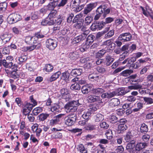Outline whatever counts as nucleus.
Masks as SVG:
<instances>
[{
  "instance_id": "nucleus-28",
  "label": "nucleus",
  "mask_w": 153,
  "mask_h": 153,
  "mask_svg": "<svg viewBox=\"0 0 153 153\" xmlns=\"http://www.w3.org/2000/svg\"><path fill=\"white\" fill-rule=\"evenodd\" d=\"M107 50L102 49L100 50L96 54L95 57L96 58H101L106 53Z\"/></svg>"
},
{
  "instance_id": "nucleus-63",
  "label": "nucleus",
  "mask_w": 153,
  "mask_h": 153,
  "mask_svg": "<svg viewBox=\"0 0 153 153\" xmlns=\"http://www.w3.org/2000/svg\"><path fill=\"white\" fill-rule=\"evenodd\" d=\"M81 91L82 93L85 94H87L89 91L88 87L86 85H84L82 86L81 88Z\"/></svg>"
},
{
  "instance_id": "nucleus-55",
  "label": "nucleus",
  "mask_w": 153,
  "mask_h": 153,
  "mask_svg": "<svg viewBox=\"0 0 153 153\" xmlns=\"http://www.w3.org/2000/svg\"><path fill=\"white\" fill-rule=\"evenodd\" d=\"M2 52L4 54H9L10 53V46H8L3 48Z\"/></svg>"
},
{
  "instance_id": "nucleus-19",
  "label": "nucleus",
  "mask_w": 153,
  "mask_h": 153,
  "mask_svg": "<svg viewBox=\"0 0 153 153\" xmlns=\"http://www.w3.org/2000/svg\"><path fill=\"white\" fill-rule=\"evenodd\" d=\"M33 43L34 44L33 45L30 46H27L28 51H32L34 49H38L41 46L40 43H38L37 44L35 45L36 43V40H34L33 41Z\"/></svg>"
},
{
  "instance_id": "nucleus-54",
  "label": "nucleus",
  "mask_w": 153,
  "mask_h": 153,
  "mask_svg": "<svg viewBox=\"0 0 153 153\" xmlns=\"http://www.w3.org/2000/svg\"><path fill=\"white\" fill-rule=\"evenodd\" d=\"M33 38V36H28L26 37L25 39V42L28 45H30L31 44L32 39Z\"/></svg>"
},
{
  "instance_id": "nucleus-51",
  "label": "nucleus",
  "mask_w": 153,
  "mask_h": 153,
  "mask_svg": "<svg viewBox=\"0 0 153 153\" xmlns=\"http://www.w3.org/2000/svg\"><path fill=\"white\" fill-rule=\"evenodd\" d=\"M82 14L81 13H79L78 14H77L76 16H75L74 19L72 21V22L73 23H76L77 22H78L79 19H81L80 18L82 16Z\"/></svg>"
},
{
  "instance_id": "nucleus-46",
  "label": "nucleus",
  "mask_w": 153,
  "mask_h": 153,
  "mask_svg": "<svg viewBox=\"0 0 153 153\" xmlns=\"http://www.w3.org/2000/svg\"><path fill=\"white\" fill-rule=\"evenodd\" d=\"M49 114H41L39 115V120L40 121H44L49 117Z\"/></svg>"
},
{
  "instance_id": "nucleus-26",
  "label": "nucleus",
  "mask_w": 153,
  "mask_h": 153,
  "mask_svg": "<svg viewBox=\"0 0 153 153\" xmlns=\"http://www.w3.org/2000/svg\"><path fill=\"white\" fill-rule=\"evenodd\" d=\"M105 92L103 89L101 88H98L92 89L91 92L94 95H99Z\"/></svg>"
},
{
  "instance_id": "nucleus-7",
  "label": "nucleus",
  "mask_w": 153,
  "mask_h": 153,
  "mask_svg": "<svg viewBox=\"0 0 153 153\" xmlns=\"http://www.w3.org/2000/svg\"><path fill=\"white\" fill-rule=\"evenodd\" d=\"M97 5V3H90L87 4L83 11V13L85 15H87L96 7Z\"/></svg>"
},
{
  "instance_id": "nucleus-5",
  "label": "nucleus",
  "mask_w": 153,
  "mask_h": 153,
  "mask_svg": "<svg viewBox=\"0 0 153 153\" xmlns=\"http://www.w3.org/2000/svg\"><path fill=\"white\" fill-rule=\"evenodd\" d=\"M132 38V36L129 33H126L120 34L118 39L122 42L130 41Z\"/></svg>"
},
{
  "instance_id": "nucleus-34",
  "label": "nucleus",
  "mask_w": 153,
  "mask_h": 153,
  "mask_svg": "<svg viewBox=\"0 0 153 153\" xmlns=\"http://www.w3.org/2000/svg\"><path fill=\"white\" fill-rule=\"evenodd\" d=\"M94 37L92 35H89L87 37L85 42L87 45H91L94 41Z\"/></svg>"
},
{
  "instance_id": "nucleus-25",
  "label": "nucleus",
  "mask_w": 153,
  "mask_h": 153,
  "mask_svg": "<svg viewBox=\"0 0 153 153\" xmlns=\"http://www.w3.org/2000/svg\"><path fill=\"white\" fill-rule=\"evenodd\" d=\"M65 120V124L68 126H71L74 124L75 122V121L73 119H71L69 118L68 116L65 117L64 118Z\"/></svg>"
},
{
  "instance_id": "nucleus-22",
  "label": "nucleus",
  "mask_w": 153,
  "mask_h": 153,
  "mask_svg": "<svg viewBox=\"0 0 153 153\" xmlns=\"http://www.w3.org/2000/svg\"><path fill=\"white\" fill-rule=\"evenodd\" d=\"M69 73L68 72L62 73L61 76V79L64 80L66 83L68 82L69 81Z\"/></svg>"
},
{
  "instance_id": "nucleus-21",
  "label": "nucleus",
  "mask_w": 153,
  "mask_h": 153,
  "mask_svg": "<svg viewBox=\"0 0 153 153\" xmlns=\"http://www.w3.org/2000/svg\"><path fill=\"white\" fill-rule=\"evenodd\" d=\"M136 146L137 152H138L141 150L145 149V148L147 146V143L146 142H140L137 143Z\"/></svg>"
},
{
  "instance_id": "nucleus-43",
  "label": "nucleus",
  "mask_w": 153,
  "mask_h": 153,
  "mask_svg": "<svg viewBox=\"0 0 153 153\" xmlns=\"http://www.w3.org/2000/svg\"><path fill=\"white\" fill-rule=\"evenodd\" d=\"M118 118L115 116H111L109 118V122L112 123H115L118 121Z\"/></svg>"
},
{
  "instance_id": "nucleus-29",
  "label": "nucleus",
  "mask_w": 153,
  "mask_h": 153,
  "mask_svg": "<svg viewBox=\"0 0 153 153\" xmlns=\"http://www.w3.org/2000/svg\"><path fill=\"white\" fill-rule=\"evenodd\" d=\"M148 127L145 124H141L140 127V132L146 134L148 131Z\"/></svg>"
},
{
  "instance_id": "nucleus-6",
  "label": "nucleus",
  "mask_w": 153,
  "mask_h": 153,
  "mask_svg": "<svg viewBox=\"0 0 153 153\" xmlns=\"http://www.w3.org/2000/svg\"><path fill=\"white\" fill-rule=\"evenodd\" d=\"M134 143L135 141H133L132 142L128 143L126 146V149L130 153H138Z\"/></svg>"
},
{
  "instance_id": "nucleus-16",
  "label": "nucleus",
  "mask_w": 153,
  "mask_h": 153,
  "mask_svg": "<svg viewBox=\"0 0 153 153\" xmlns=\"http://www.w3.org/2000/svg\"><path fill=\"white\" fill-rule=\"evenodd\" d=\"M60 92L61 94V97L62 98L66 100L69 99L70 95L67 89L63 88L60 90Z\"/></svg>"
},
{
  "instance_id": "nucleus-18",
  "label": "nucleus",
  "mask_w": 153,
  "mask_h": 153,
  "mask_svg": "<svg viewBox=\"0 0 153 153\" xmlns=\"http://www.w3.org/2000/svg\"><path fill=\"white\" fill-rule=\"evenodd\" d=\"M65 108L67 110L66 112H75L77 110V108L76 107L71 105L69 104V103L68 102L65 105Z\"/></svg>"
},
{
  "instance_id": "nucleus-1",
  "label": "nucleus",
  "mask_w": 153,
  "mask_h": 153,
  "mask_svg": "<svg viewBox=\"0 0 153 153\" xmlns=\"http://www.w3.org/2000/svg\"><path fill=\"white\" fill-rule=\"evenodd\" d=\"M96 14L94 17L95 20H98L103 14V16L105 17L107 14L110 12V9L108 8L106 4H102L98 7L96 10Z\"/></svg>"
},
{
  "instance_id": "nucleus-15",
  "label": "nucleus",
  "mask_w": 153,
  "mask_h": 153,
  "mask_svg": "<svg viewBox=\"0 0 153 153\" xmlns=\"http://www.w3.org/2000/svg\"><path fill=\"white\" fill-rule=\"evenodd\" d=\"M112 92V93H113V97L116 95L123 96L126 93L125 88H119Z\"/></svg>"
},
{
  "instance_id": "nucleus-48",
  "label": "nucleus",
  "mask_w": 153,
  "mask_h": 153,
  "mask_svg": "<svg viewBox=\"0 0 153 153\" xmlns=\"http://www.w3.org/2000/svg\"><path fill=\"white\" fill-rule=\"evenodd\" d=\"M18 71H19L17 70L10 71L12 77L15 79L18 78L19 77Z\"/></svg>"
},
{
  "instance_id": "nucleus-3",
  "label": "nucleus",
  "mask_w": 153,
  "mask_h": 153,
  "mask_svg": "<svg viewBox=\"0 0 153 153\" xmlns=\"http://www.w3.org/2000/svg\"><path fill=\"white\" fill-rule=\"evenodd\" d=\"M57 45V42L55 39H49L46 41V47L50 50H54Z\"/></svg>"
},
{
  "instance_id": "nucleus-47",
  "label": "nucleus",
  "mask_w": 153,
  "mask_h": 153,
  "mask_svg": "<svg viewBox=\"0 0 153 153\" xmlns=\"http://www.w3.org/2000/svg\"><path fill=\"white\" fill-rule=\"evenodd\" d=\"M141 66L140 64L139 63L138 61L134 64H132L129 65V68L132 69H137Z\"/></svg>"
},
{
  "instance_id": "nucleus-24",
  "label": "nucleus",
  "mask_w": 153,
  "mask_h": 153,
  "mask_svg": "<svg viewBox=\"0 0 153 153\" xmlns=\"http://www.w3.org/2000/svg\"><path fill=\"white\" fill-rule=\"evenodd\" d=\"M128 128L126 125L119 124L118 126L117 131L118 133H123Z\"/></svg>"
},
{
  "instance_id": "nucleus-23",
  "label": "nucleus",
  "mask_w": 153,
  "mask_h": 153,
  "mask_svg": "<svg viewBox=\"0 0 153 153\" xmlns=\"http://www.w3.org/2000/svg\"><path fill=\"white\" fill-rule=\"evenodd\" d=\"M114 59L111 56L108 55H107L106 56L105 60V65L107 66L110 65L113 62Z\"/></svg>"
},
{
  "instance_id": "nucleus-44",
  "label": "nucleus",
  "mask_w": 153,
  "mask_h": 153,
  "mask_svg": "<svg viewBox=\"0 0 153 153\" xmlns=\"http://www.w3.org/2000/svg\"><path fill=\"white\" fill-rule=\"evenodd\" d=\"M133 71L129 70H126L123 71L120 74L123 76H128L131 74L132 73Z\"/></svg>"
},
{
  "instance_id": "nucleus-57",
  "label": "nucleus",
  "mask_w": 153,
  "mask_h": 153,
  "mask_svg": "<svg viewBox=\"0 0 153 153\" xmlns=\"http://www.w3.org/2000/svg\"><path fill=\"white\" fill-rule=\"evenodd\" d=\"M57 6L55 4L52 2H51L47 5V8L48 10H54V9Z\"/></svg>"
},
{
  "instance_id": "nucleus-59",
  "label": "nucleus",
  "mask_w": 153,
  "mask_h": 153,
  "mask_svg": "<svg viewBox=\"0 0 153 153\" xmlns=\"http://www.w3.org/2000/svg\"><path fill=\"white\" fill-rule=\"evenodd\" d=\"M56 23L58 25H62L64 22V20L62 18H59L54 20Z\"/></svg>"
},
{
  "instance_id": "nucleus-37",
  "label": "nucleus",
  "mask_w": 153,
  "mask_h": 153,
  "mask_svg": "<svg viewBox=\"0 0 153 153\" xmlns=\"http://www.w3.org/2000/svg\"><path fill=\"white\" fill-rule=\"evenodd\" d=\"M57 13V12L56 10H52L49 14L48 17L51 20H54L53 18L56 16Z\"/></svg>"
},
{
  "instance_id": "nucleus-39",
  "label": "nucleus",
  "mask_w": 153,
  "mask_h": 153,
  "mask_svg": "<svg viewBox=\"0 0 153 153\" xmlns=\"http://www.w3.org/2000/svg\"><path fill=\"white\" fill-rule=\"evenodd\" d=\"M70 89L72 90H79L81 88L80 85L76 82L72 84L70 86Z\"/></svg>"
},
{
  "instance_id": "nucleus-11",
  "label": "nucleus",
  "mask_w": 153,
  "mask_h": 153,
  "mask_svg": "<svg viewBox=\"0 0 153 153\" xmlns=\"http://www.w3.org/2000/svg\"><path fill=\"white\" fill-rule=\"evenodd\" d=\"M108 107L110 108L115 107L120 104V100L117 98H112L108 102Z\"/></svg>"
},
{
  "instance_id": "nucleus-53",
  "label": "nucleus",
  "mask_w": 153,
  "mask_h": 153,
  "mask_svg": "<svg viewBox=\"0 0 153 153\" xmlns=\"http://www.w3.org/2000/svg\"><path fill=\"white\" fill-rule=\"evenodd\" d=\"M143 100L147 104H151L153 103V99L151 98L143 97Z\"/></svg>"
},
{
  "instance_id": "nucleus-42",
  "label": "nucleus",
  "mask_w": 153,
  "mask_h": 153,
  "mask_svg": "<svg viewBox=\"0 0 153 153\" xmlns=\"http://www.w3.org/2000/svg\"><path fill=\"white\" fill-rule=\"evenodd\" d=\"M93 20V18L91 16H87L85 19V23L86 25H88Z\"/></svg>"
},
{
  "instance_id": "nucleus-33",
  "label": "nucleus",
  "mask_w": 153,
  "mask_h": 153,
  "mask_svg": "<svg viewBox=\"0 0 153 153\" xmlns=\"http://www.w3.org/2000/svg\"><path fill=\"white\" fill-rule=\"evenodd\" d=\"M7 5V3L5 1L0 3V13H2L6 10Z\"/></svg>"
},
{
  "instance_id": "nucleus-14",
  "label": "nucleus",
  "mask_w": 153,
  "mask_h": 153,
  "mask_svg": "<svg viewBox=\"0 0 153 153\" xmlns=\"http://www.w3.org/2000/svg\"><path fill=\"white\" fill-rule=\"evenodd\" d=\"M68 0H53L52 2L58 7H64L67 3Z\"/></svg>"
},
{
  "instance_id": "nucleus-45",
  "label": "nucleus",
  "mask_w": 153,
  "mask_h": 153,
  "mask_svg": "<svg viewBox=\"0 0 153 153\" xmlns=\"http://www.w3.org/2000/svg\"><path fill=\"white\" fill-rule=\"evenodd\" d=\"M90 47V45H87V43L85 42V43L82 45V46L80 48L79 50L80 51L84 52L86 51Z\"/></svg>"
},
{
  "instance_id": "nucleus-13",
  "label": "nucleus",
  "mask_w": 153,
  "mask_h": 153,
  "mask_svg": "<svg viewBox=\"0 0 153 153\" xmlns=\"http://www.w3.org/2000/svg\"><path fill=\"white\" fill-rule=\"evenodd\" d=\"M55 24L54 20H51L47 17L43 19L41 22V25L43 26H50L53 25Z\"/></svg>"
},
{
  "instance_id": "nucleus-12",
  "label": "nucleus",
  "mask_w": 153,
  "mask_h": 153,
  "mask_svg": "<svg viewBox=\"0 0 153 153\" xmlns=\"http://www.w3.org/2000/svg\"><path fill=\"white\" fill-rule=\"evenodd\" d=\"M0 38L2 40L3 43L4 44L10 41L11 38V36L10 34L6 33L1 35Z\"/></svg>"
},
{
  "instance_id": "nucleus-8",
  "label": "nucleus",
  "mask_w": 153,
  "mask_h": 153,
  "mask_svg": "<svg viewBox=\"0 0 153 153\" xmlns=\"http://www.w3.org/2000/svg\"><path fill=\"white\" fill-rule=\"evenodd\" d=\"M103 24V21L94 22L91 26V29L92 31L100 30L104 27Z\"/></svg>"
},
{
  "instance_id": "nucleus-60",
  "label": "nucleus",
  "mask_w": 153,
  "mask_h": 153,
  "mask_svg": "<svg viewBox=\"0 0 153 153\" xmlns=\"http://www.w3.org/2000/svg\"><path fill=\"white\" fill-rule=\"evenodd\" d=\"M97 71L99 73L104 74L105 73L106 71L105 68L102 67H97L96 68Z\"/></svg>"
},
{
  "instance_id": "nucleus-35",
  "label": "nucleus",
  "mask_w": 153,
  "mask_h": 153,
  "mask_svg": "<svg viewBox=\"0 0 153 153\" xmlns=\"http://www.w3.org/2000/svg\"><path fill=\"white\" fill-rule=\"evenodd\" d=\"M79 55L76 52H73L70 53L68 57L71 59L72 60L76 59L78 57Z\"/></svg>"
},
{
  "instance_id": "nucleus-9",
  "label": "nucleus",
  "mask_w": 153,
  "mask_h": 153,
  "mask_svg": "<svg viewBox=\"0 0 153 153\" xmlns=\"http://www.w3.org/2000/svg\"><path fill=\"white\" fill-rule=\"evenodd\" d=\"M87 36V35L86 34L83 33L81 34L74 38L72 41L71 43L73 44H76L79 43L85 40L86 37Z\"/></svg>"
},
{
  "instance_id": "nucleus-2",
  "label": "nucleus",
  "mask_w": 153,
  "mask_h": 153,
  "mask_svg": "<svg viewBox=\"0 0 153 153\" xmlns=\"http://www.w3.org/2000/svg\"><path fill=\"white\" fill-rule=\"evenodd\" d=\"M21 19V16L19 14L14 13L8 16L7 21L9 24H12L20 20Z\"/></svg>"
},
{
  "instance_id": "nucleus-17",
  "label": "nucleus",
  "mask_w": 153,
  "mask_h": 153,
  "mask_svg": "<svg viewBox=\"0 0 153 153\" xmlns=\"http://www.w3.org/2000/svg\"><path fill=\"white\" fill-rule=\"evenodd\" d=\"M61 74V72L60 71H58L53 74L51 77L48 78L47 80L49 82L55 81L58 79Z\"/></svg>"
},
{
  "instance_id": "nucleus-61",
  "label": "nucleus",
  "mask_w": 153,
  "mask_h": 153,
  "mask_svg": "<svg viewBox=\"0 0 153 153\" xmlns=\"http://www.w3.org/2000/svg\"><path fill=\"white\" fill-rule=\"evenodd\" d=\"M94 102H97L99 103H102L103 102L102 101V99L100 98V96L96 95H94Z\"/></svg>"
},
{
  "instance_id": "nucleus-32",
  "label": "nucleus",
  "mask_w": 153,
  "mask_h": 153,
  "mask_svg": "<svg viewBox=\"0 0 153 153\" xmlns=\"http://www.w3.org/2000/svg\"><path fill=\"white\" fill-rule=\"evenodd\" d=\"M101 97L103 99L107 98L110 99L113 97V93L112 92H106L102 93Z\"/></svg>"
},
{
  "instance_id": "nucleus-27",
  "label": "nucleus",
  "mask_w": 153,
  "mask_h": 153,
  "mask_svg": "<svg viewBox=\"0 0 153 153\" xmlns=\"http://www.w3.org/2000/svg\"><path fill=\"white\" fill-rule=\"evenodd\" d=\"M94 119L95 122H100L102 121L104 119L103 115L100 114H97L94 116Z\"/></svg>"
},
{
  "instance_id": "nucleus-58",
  "label": "nucleus",
  "mask_w": 153,
  "mask_h": 153,
  "mask_svg": "<svg viewBox=\"0 0 153 153\" xmlns=\"http://www.w3.org/2000/svg\"><path fill=\"white\" fill-rule=\"evenodd\" d=\"M33 107L34 106L32 104L28 102L26 103L24 106V107L29 110V111H31Z\"/></svg>"
},
{
  "instance_id": "nucleus-20",
  "label": "nucleus",
  "mask_w": 153,
  "mask_h": 153,
  "mask_svg": "<svg viewBox=\"0 0 153 153\" xmlns=\"http://www.w3.org/2000/svg\"><path fill=\"white\" fill-rule=\"evenodd\" d=\"M82 72V70L81 68H76L72 69L71 72V76L74 77L80 75Z\"/></svg>"
},
{
  "instance_id": "nucleus-41",
  "label": "nucleus",
  "mask_w": 153,
  "mask_h": 153,
  "mask_svg": "<svg viewBox=\"0 0 153 153\" xmlns=\"http://www.w3.org/2000/svg\"><path fill=\"white\" fill-rule=\"evenodd\" d=\"M27 59V57L26 55H22L21 56L19 57L18 60L19 62L18 63L20 65H21L22 62L26 61Z\"/></svg>"
},
{
  "instance_id": "nucleus-36",
  "label": "nucleus",
  "mask_w": 153,
  "mask_h": 153,
  "mask_svg": "<svg viewBox=\"0 0 153 153\" xmlns=\"http://www.w3.org/2000/svg\"><path fill=\"white\" fill-rule=\"evenodd\" d=\"M43 110V108L42 107H37L34 108L32 112L35 116H37L39 113L41 112Z\"/></svg>"
},
{
  "instance_id": "nucleus-64",
  "label": "nucleus",
  "mask_w": 153,
  "mask_h": 153,
  "mask_svg": "<svg viewBox=\"0 0 153 153\" xmlns=\"http://www.w3.org/2000/svg\"><path fill=\"white\" fill-rule=\"evenodd\" d=\"M125 110L122 108L118 109L116 111V114L119 116H123L125 113Z\"/></svg>"
},
{
  "instance_id": "nucleus-10",
  "label": "nucleus",
  "mask_w": 153,
  "mask_h": 153,
  "mask_svg": "<svg viewBox=\"0 0 153 153\" xmlns=\"http://www.w3.org/2000/svg\"><path fill=\"white\" fill-rule=\"evenodd\" d=\"M135 131L133 130H131L127 132L126 135L125 136L124 139L127 142H133L134 137V136Z\"/></svg>"
},
{
  "instance_id": "nucleus-62",
  "label": "nucleus",
  "mask_w": 153,
  "mask_h": 153,
  "mask_svg": "<svg viewBox=\"0 0 153 153\" xmlns=\"http://www.w3.org/2000/svg\"><path fill=\"white\" fill-rule=\"evenodd\" d=\"M53 67L50 64L46 65L45 67V70L48 72L51 71L53 70Z\"/></svg>"
},
{
  "instance_id": "nucleus-38",
  "label": "nucleus",
  "mask_w": 153,
  "mask_h": 153,
  "mask_svg": "<svg viewBox=\"0 0 153 153\" xmlns=\"http://www.w3.org/2000/svg\"><path fill=\"white\" fill-rule=\"evenodd\" d=\"M51 111L54 113H57L60 111V109L59 106L55 105L51 107Z\"/></svg>"
},
{
  "instance_id": "nucleus-4",
  "label": "nucleus",
  "mask_w": 153,
  "mask_h": 153,
  "mask_svg": "<svg viewBox=\"0 0 153 153\" xmlns=\"http://www.w3.org/2000/svg\"><path fill=\"white\" fill-rule=\"evenodd\" d=\"M65 114H59L54 117V119L50 120V123L51 125H54L59 124L61 122L62 120L64 118Z\"/></svg>"
},
{
  "instance_id": "nucleus-52",
  "label": "nucleus",
  "mask_w": 153,
  "mask_h": 153,
  "mask_svg": "<svg viewBox=\"0 0 153 153\" xmlns=\"http://www.w3.org/2000/svg\"><path fill=\"white\" fill-rule=\"evenodd\" d=\"M114 30H110L105 35V38L108 39L112 36L114 34Z\"/></svg>"
},
{
  "instance_id": "nucleus-31",
  "label": "nucleus",
  "mask_w": 153,
  "mask_h": 153,
  "mask_svg": "<svg viewBox=\"0 0 153 153\" xmlns=\"http://www.w3.org/2000/svg\"><path fill=\"white\" fill-rule=\"evenodd\" d=\"M84 4L80 5V4H77L72 7L74 8L73 11L76 13L80 11L84 7Z\"/></svg>"
},
{
  "instance_id": "nucleus-56",
  "label": "nucleus",
  "mask_w": 153,
  "mask_h": 153,
  "mask_svg": "<svg viewBox=\"0 0 153 153\" xmlns=\"http://www.w3.org/2000/svg\"><path fill=\"white\" fill-rule=\"evenodd\" d=\"M142 86L140 85L136 84L134 85L129 86L128 87L129 89L131 90H136L140 89L142 88Z\"/></svg>"
},
{
  "instance_id": "nucleus-40",
  "label": "nucleus",
  "mask_w": 153,
  "mask_h": 153,
  "mask_svg": "<svg viewBox=\"0 0 153 153\" xmlns=\"http://www.w3.org/2000/svg\"><path fill=\"white\" fill-rule=\"evenodd\" d=\"M45 37V35L43 34L42 33L40 32H37L36 33L34 34L33 36V38L34 40L36 41V39H40L43 38Z\"/></svg>"
},
{
  "instance_id": "nucleus-30",
  "label": "nucleus",
  "mask_w": 153,
  "mask_h": 153,
  "mask_svg": "<svg viewBox=\"0 0 153 153\" xmlns=\"http://www.w3.org/2000/svg\"><path fill=\"white\" fill-rule=\"evenodd\" d=\"M100 78L97 74L92 73L89 75L88 78L91 81H98Z\"/></svg>"
},
{
  "instance_id": "nucleus-49",
  "label": "nucleus",
  "mask_w": 153,
  "mask_h": 153,
  "mask_svg": "<svg viewBox=\"0 0 153 153\" xmlns=\"http://www.w3.org/2000/svg\"><path fill=\"white\" fill-rule=\"evenodd\" d=\"M100 128L103 129H107L109 127V125L106 122H103L100 123Z\"/></svg>"
},
{
  "instance_id": "nucleus-50",
  "label": "nucleus",
  "mask_w": 153,
  "mask_h": 153,
  "mask_svg": "<svg viewBox=\"0 0 153 153\" xmlns=\"http://www.w3.org/2000/svg\"><path fill=\"white\" fill-rule=\"evenodd\" d=\"M91 114L88 111L83 114L82 117L85 120L88 121L89 119V117Z\"/></svg>"
}]
</instances>
